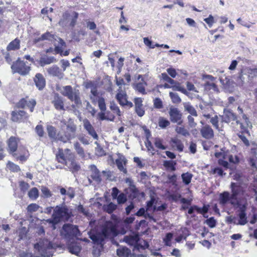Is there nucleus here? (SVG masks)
I'll return each instance as SVG.
<instances>
[{
  "mask_svg": "<svg viewBox=\"0 0 257 257\" xmlns=\"http://www.w3.org/2000/svg\"><path fill=\"white\" fill-rule=\"evenodd\" d=\"M118 231L116 228L111 224H107L103 227L101 232H95L89 234V237L94 244L99 246L100 248L94 250V255L99 256L100 249H102L103 245L106 239L116 236Z\"/></svg>",
  "mask_w": 257,
  "mask_h": 257,
  "instance_id": "obj_1",
  "label": "nucleus"
},
{
  "mask_svg": "<svg viewBox=\"0 0 257 257\" xmlns=\"http://www.w3.org/2000/svg\"><path fill=\"white\" fill-rule=\"evenodd\" d=\"M71 216V211L68 207L63 203L57 205L54 208L52 217L47 219L46 221L53 225H55L61 221H68Z\"/></svg>",
  "mask_w": 257,
  "mask_h": 257,
  "instance_id": "obj_2",
  "label": "nucleus"
},
{
  "mask_svg": "<svg viewBox=\"0 0 257 257\" xmlns=\"http://www.w3.org/2000/svg\"><path fill=\"white\" fill-rule=\"evenodd\" d=\"M57 245L46 238H41L34 244V248L40 254L46 257L53 255Z\"/></svg>",
  "mask_w": 257,
  "mask_h": 257,
  "instance_id": "obj_3",
  "label": "nucleus"
},
{
  "mask_svg": "<svg viewBox=\"0 0 257 257\" xmlns=\"http://www.w3.org/2000/svg\"><path fill=\"white\" fill-rule=\"evenodd\" d=\"M78 18V13L72 11H67L62 14L58 24L65 30L73 28L76 24Z\"/></svg>",
  "mask_w": 257,
  "mask_h": 257,
  "instance_id": "obj_4",
  "label": "nucleus"
},
{
  "mask_svg": "<svg viewBox=\"0 0 257 257\" xmlns=\"http://www.w3.org/2000/svg\"><path fill=\"white\" fill-rule=\"evenodd\" d=\"M58 90L62 95L67 97L70 101H74L77 106L81 104L80 93L78 90L73 89L70 85L62 86Z\"/></svg>",
  "mask_w": 257,
  "mask_h": 257,
  "instance_id": "obj_5",
  "label": "nucleus"
},
{
  "mask_svg": "<svg viewBox=\"0 0 257 257\" xmlns=\"http://www.w3.org/2000/svg\"><path fill=\"white\" fill-rule=\"evenodd\" d=\"M61 234L66 239L69 240L81 235L77 226L69 224H65L63 226Z\"/></svg>",
  "mask_w": 257,
  "mask_h": 257,
  "instance_id": "obj_6",
  "label": "nucleus"
},
{
  "mask_svg": "<svg viewBox=\"0 0 257 257\" xmlns=\"http://www.w3.org/2000/svg\"><path fill=\"white\" fill-rule=\"evenodd\" d=\"M27 63L20 60L19 58L11 66L13 73H18L21 75L25 76L28 74L31 70V67Z\"/></svg>",
  "mask_w": 257,
  "mask_h": 257,
  "instance_id": "obj_7",
  "label": "nucleus"
},
{
  "mask_svg": "<svg viewBox=\"0 0 257 257\" xmlns=\"http://www.w3.org/2000/svg\"><path fill=\"white\" fill-rule=\"evenodd\" d=\"M220 117L222 123L224 122L228 124L231 121L235 120L236 123L240 125V127L242 130L244 131L245 130V127L243 124L237 119L236 115L231 109L224 108L223 114L220 115Z\"/></svg>",
  "mask_w": 257,
  "mask_h": 257,
  "instance_id": "obj_8",
  "label": "nucleus"
},
{
  "mask_svg": "<svg viewBox=\"0 0 257 257\" xmlns=\"http://www.w3.org/2000/svg\"><path fill=\"white\" fill-rule=\"evenodd\" d=\"M65 152L69 153V154L67 155V160L64 164L73 173L78 172L80 169V166L76 161L75 155L71 153H69L70 150L68 149L65 150Z\"/></svg>",
  "mask_w": 257,
  "mask_h": 257,
  "instance_id": "obj_9",
  "label": "nucleus"
},
{
  "mask_svg": "<svg viewBox=\"0 0 257 257\" xmlns=\"http://www.w3.org/2000/svg\"><path fill=\"white\" fill-rule=\"evenodd\" d=\"M169 114L170 121L173 123H177L181 125L182 123V113L179 109L174 106H171L169 108Z\"/></svg>",
  "mask_w": 257,
  "mask_h": 257,
  "instance_id": "obj_10",
  "label": "nucleus"
},
{
  "mask_svg": "<svg viewBox=\"0 0 257 257\" xmlns=\"http://www.w3.org/2000/svg\"><path fill=\"white\" fill-rule=\"evenodd\" d=\"M230 204L235 208H238V211H246L248 205L246 199L244 198H237L236 200L231 199Z\"/></svg>",
  "mask_w": 257,
  "mask_h": 257,
  "instance_id": "obj_11",
  "label": "nucleus"
},
{
  "mask_svg": "<svg viewBox=\"0 0 257 257\" xmlns=\"http://www.w3.org/2000/svg\"><path fill=\"white\" fill-rule=\"evenodd\" d=\"M36 104V101L33 99H27L23 98L17 104V106L20 108H25L27 106L30 108L31 112H33Z\"/></svg>",
  "mask_w": 257,
  "mask_h": 257,
  "instance_id": "obj_12",
  "label": "nucleus"
},
{
  "mask_svg": "<svg viewBox=\"0 0 257 257\" xmlns=\"http://www.w3.org/2000/svg\"><path fill=\"white\" fill-rule=\"evenodd\" d=\"M28 117L27 113L23 110L14 111L12 113V120L15 122L25 121Z\"/></svg>",
  "mask_w": 257,
  "mask_h": 257,
  "instance_id": "obj_13",
  "label": "nucleus"
},
{
  "mask_svg": "<svg viewBox=\"0 0 257 257\" xmlns=\"http://www.w3.org/2000/svg\"><path fill=\"white\" fill-rule=\"evenodd\" d=\"M139 236L138 235L132 236H125L123 238V241L131 245H134V250L139 249Z\"/></svg>",
  "mask_w": 257,
  "mask_h": 257,
  "instance_id": "obj_14",
  "label": "nucleus"
},
{
  "mask_svg": "<svg viewBox=\"0 0 257 257\" xmlns=\"http://www.w3.org/2000/svg\"><path fill=\"white\" fill-rule=\"evenodd\" d=\"M200 133L202 137L207 140L211 139L214 137L213 130L208 124L204 125L201 128Z\"/></svg>",
  "mask_w": 257,
  "mask_h": 257,
  "instance_id": "obj_15",
  "label": "nucleus"
},
{
  "mask_svg": "<svg viewBox=\"0 0 257 257\" xmlns=\"http://www.w3.org/2000/svg\"><path fill=\"white\" fill-rule=\"evenodd\" d=\"M250 153L254 156L249 159V164L252 168V169H256V164L257 163V144L255 143H251Z\"/></svg>",
  "mask_w": 257,
  "mask_h": 257,
  "instance_id": "obj_16",
  "label": "nucleus"
},
{
  "mask_svg": "<svg viewBox=\"0 0 257 257\" xmlns=\"http://www.w3.org/2000/svg\"><path fill=\"white\" fill-rule=\"evenodd\" d=\"M126 163L127 160L123 155H119L115 160V164L118 169L125 174H126L127 172L126 169L125 168Z\"/></svg>",
  "mask_w": 257,
  "mask_h": 257,
  "instance_id": "obj_17",
  "label": "nucleus"
},
{
  "mask_svg": "<svg viewBox=\"0 0 257 257\" xmlns=\"http://www.w3.org/2000/svg\"><path fill=\"white\" fill-rule=\"evenodd\" d=\"M18 141L19 139L18 138L15 137H11L7 142L8 151L10 153L13 154L14 156H15L16 155L14 153L17 151Z\"/></svg>",
  "mask_w": 257,
  "mask_h": 257,
  "instance_id": "obj_18",
  "label": "nucleus"
},
{
  "mask_svg": "<svg viewBox=\"0 0 257 257\" xmlns=\"http://www.w3.org/2000/svg\"><path fill=\"white\" fill-rule=\"evenodd\" d=\"M89 168L91 172L90 177L97 183L101 181L100 172L94 165H91Z\"/></svg>",
  "mask_w": 257,
  "mask_h": 257,
  "instance_id": "obj_19",
  "label": "nucleus"
},
{
  "mask_svg": "<svg viewBox=\"0 0 257 257\" xmlns=\"http://www.w3.org/2000/svg\"><path fill=\"white\" fill-rule=\"evenodd\" d=\"M83 126L84 128L87 131L89 135H90L94 139L98 140V136L96 133L94 127L88 119H85L83 120Z\"/></svg>",
  "mask_w": 257,
  "mask_h": 257,
  "instance_id": "obj_20",
  "label": "nucleus"
},
{
  "mask_svg": "<svg viewBox=\"0 0 257 257\" xmlns=\"http://www.w3.org/2000/svg\"><path fill=\"white\" fill-rule=\"evenodd\" d=\"M52 103L54 107L58 110H64L63 98L58 94H55Z\"/></svg>",
  "mask_w": 257,
  "mask_h": 257,
  "instance_id": "obj_21",
  "label": "nucleus"
},
{
  "mask_svg": "<svg viewBox=\"0 0 257 257\" xmlns=\"http://www.w3.org/2000/svg\"><path fill=\"white\" fill-rule=\"evenodd\" d=\"M56 38L57 36L47 32L42 35L41 37L34 39L33 40V43L34 44H37L39 42L44 40H49L53 42L55 40H57Z\"/></svg>",
  "mask_w": 257,
  "mask_h": 257,
  "instance_id": "obj_22",
  "label": "nucleus"
},
{
  "mask_svg": "<svg viewBox=\"0 0 257 257\" xmlns=\"http://www.w3.org/2000/svg\"><path fill=\"white\" fill-rule=\"evenodd\" d=\"M35 85L39 90L43 89L46 85L45 79L41 73H37L34 78Z\"/></svg>",
  "mask_w": 257,
  "mask_h": 257,
  "instance_id": "obj_23",
  "label": "nucleus"
},
{
  "mask_svg": "<svg viewBox=\"0 0 257 257\" xmlns=\"http://www.w3.org/2000/svg\"><path fill=\"white\" fill-rule=\"evenodd\" d=\"M48 74L61 79L64 77V73L57 65H53L47 69Z\"/></svg>",
  "mask_w": 257,
  "mask_h": 257,
  "instance_id": "obj_24",
  "label": "nucleus"
},
{
  "mask_svg": "<svg viewBox=\"0 0 257 257\" xmlns=\"http://www.w3.org/2000/svg\"><path fill=\"white\" fill-rule=\"evenodd\" d=\"M143 100L141 98H137L135 100V110L139 116H142L145 114V110L143 107Z\"/></svg>",
  "mask_w": 257,
  "mask_h": 257,
  "instance_id": "obj_25",
  "label": "nucleus"
},
{
  "mask_svg": "<svg viewBox=\"0 0 257 257\" xmlns=\"http://www.w3.org/2000/svg\"><path fill=\"white\" fill-rule=\"evenodd\" d=\"M230 187L232 193L231 195V199L236 200V199H237V196L242 191L241 188L238 186L236 183L233 182L231 183Z\"/></svg>",
  "mask_w": 257,
  "mask_h": 257,
  "instance_id": "obj_26",
  "label": "nucleus"
},
{
  "mask_svg": "<svg viewBox=\"0 0 257 257\" xmlns=\"http://www.w3.org/2000/svg\"><path fill=\"white\" fill-rule=\"evenodd\" d=\"M231 200V195L228 192L224 191L219 195V203L222 205H225L227 203Z\"/></svg>",
  "mask_w": 257,
  "mask_h": 257,
  "instance_id": "obj_27",
  "label": "nucleus"
},
{
  "mask_svg": "<svg viewBox=\"0 0 257 257\" xmlns=\"http://www.w3.org/2000/svg\"><path fill=\"white\" fill-rule=\"evenodd\" d=\"M56 61V60L54 57L44 56L40 58L39 63L41 66L43 67L46 65L50 64Z\"/></svg>",
  "mask_w": 257,
  "mask_h": 257,
  "instance_id": "obj_28",
  "label": "nucleus"
},
{
  "mask_svg": "<svg viewBox=\"0 0 257 257\" xmlns=\"http://www.w3.org/2000/svg\"><path fill=\"white\" fill-rule=\"evenodd\" d=\"M117 255L119 257H129L131 255V250L126 247H121L116 250Z\"/></svg>",
  "mask_w": 257,
  "mask_h": 257,
  "instance_id": "obj_29",
  "label": "nucleus"
},
{
  "mask_svg": "<svg viewBox=\"0 0 257 257\" xmlns=\"http://www.w3.org/2000/svg\"><path fill=\"white\" fill-rule=\"evenodd\" d=\"M184 110L190 114V115L193 116H197L198 114L195 108L189 102L184 103L183 104Z\"/></svg>",
  "mask_w": 257,
  "mask_h": 257,
  "instance_id": "obj_30",
  "label": "nucleus"
},
{
  "mask_svg": "<svg viewBox=\"0 0 257 257\" xmlns=\"http://www.w3.org/2000/svg\"><path fill=\"white\" fill-rule=\"evenodd\" d=\"M116 98L120 105L122 106H125L126 103H127L126 95L125 93L121 92V90L117 93Z\"/></svg>",
  "mask_w": 257,
  "mask_h": 257,
  "instance_id": "obj_31",
  "label": "nucleus"
},
{
  "mask_svg": "<svg viewBox=\"0 0 257 257\" xmlns=\"http://www.w3.org/2000/svg\"><path fill=\"white\" fill-rule=\"evenodd\" d=\"M20 48V41L18 39H15L12 41L7 47L8 51L16 50L19 49Z\"/></svg>",
  "mask_w": 257,
  "mask_h": 257,
  "instance_id": "obj_32",
  "label": "nucleus"
},
{
  "mask_svg": "<svg viewBox=\"0 0 257 257\" xmlns=\"http://www.w3.org/2000/svg\"><path fill=\"white\" fill-rule=\"evenodd\" d=\"M80 245L77 243H71L69 245L68 249L71 253L77 254L81 250Z\"/></svg>",
  "mask_w": 257,
  "mask_h": 257,
  "instance_id": "obj_33",
  "label": "nucleus"
},
{
  "mask_svg": "<svg viewBox=\"0 0 257 257\" xmlns=\"http://www.w3.org/2000/svg\"><path fill=\"white\" fill-rule=\"evenodd\" d=\"M171 142L172 143L173 146L177 148L178 151L179 152H182L183 151L184 145L180 140L177 138H172Z\"/></svg>",
  "mask_w": 257,
  "mask_h": 257,
  "instance_id": "obj_34",
  "label": "nucleus"
},
{
  "mask_svg": "<svg viewBox=\"0 0 257 257\" xmlns=\"http://www.w3.org/2000/svg\"><path fill=\"white\" fill-rule=\"evenodd\" d=\"M128 189L130 192V194L128 195L130 198L134 199L138 197L139 191L134 185L131 184Z\"/></svg>",
  "mask_w": 257,
  "mask_h": 257,
  "instance_id": "obj_35",
  "label": "nucleus"
},
{
  "mask_svg": "<svg viewBox=\"0 0 257 257\" xmlns=\"http://www.w3.org/2000/svg\"><path fill=\"white\" fill-rule=\"evenodd\" d=\"M48 136L54 141H56L57 137L56 128L52 126L48 125L47 128Z\"/></svg>",
  "mask_w": 257,
  "mask_h": 257,
  "instance_id": "obj_36",
  "label": "nucleus"
},
{
  "mask_svg": "<svg viewBox=\"0 0 257 257\" xmlns=\"http://www.w3.org/2000/svg\"><path fill=\"white\" fill-rule=\"evenodd\" d=\"M145 85H147V83L145 82L134 84L133 86L134 88L139 92L143 94H146L147 93L146 92Z\"/></svg>",
  "mask_w": 257,
  "mask_h": 257,
  "instance_id": "obj_37",
  "label": "nucleus"
},
{
  "mask_svg": "<svg viewBox=\"0 0 257 257\" xmlns=\"http://www.w3.org/2000/svg\"><path fill=\"white\" fill-rule=\"evenodd\" d=\"M69 153H67L66 156L62 150H59L58 154H56V158L59 163L61 164H65L67 160V155Z\"/></svg>",
  "mask_w": 257,
  "mask_h": 257,
  "instance_id": "obj_38",
  "label": "nucleus"
},
{
  "mask_svg": "<svg viewBox=\"0 0 257 257\" xmlns=\"http://www.w3.org/2000/svg\"><path fill=\"white\" fill-rule=\"evenodd\" d=\"M238 216L239 217V221L237 224L245 225L247 223V217L245 211H239Z\"/></svg>",
  "mask_w": 257,
  "mask_h": 257,
  "instance_id": "obj_39",
  "label": "nucleus"
},
{
  "mask_svg": "<svg viewBox=\"0 0 257 257\" xmlns=\"http://www.w3.org/2000/svg\"><path fill=\"white\" fill-rule=\"evenodd\" d=\"M176 162L173 161H165L163 163V165L167 170H169L171 171H175L176 170Z\"/></svg>",
  "mask_w": 257,
  "mask_h": 257,
  "instance_id": "obj_40",
  "label": "nucleus"
},
{
  "mask_svg": "<svg viewBox=\"0 0 257 257\" xmlns=\"http://www.w3.org/2000/svg\"><path fill=\"white\" fill-rule=\"evenodd\" d=\"M74 147L76 150L77 154L81 158H83L85 157V155L84 149L81 146L80 144L78 142H75L74 144Z\"/></svg>",
  "mask_w": 257,
  "mask_h": 257,
  "instance_id": "obj_41",
  "label": "nucleus"
},
{
  "mask_svg": "<svg viewBox=\"0 0 257 257\" xmlns=\"http://www.w3.org/2000/svg\"><path fill=\"white\" fill-rule=\"evenodd\" d=\"M171 88L174 91H180L185 94H187L188 93L187 91L181 85V83L177 81L175 84L172 85Z\"/></svg>",
  "mask_w": 257,
  "mask_h": 257,
  "instance_id": "obj_42",
  "label": "nucleus"
},
{
  "mask_svg": "<svg viewBox=\"0 0 257 257\" xmlns=\"http://www.w3.org/2000/svg\"><path fill=\"white\" fill-rule=\"evenodd\" d=\"M64 124L66 126V131H68L69 132H71L75 135L76 125L73 122L69 121L67 123H66L65 122H64Z\"/></svg>",
  "mask_w": 257,
  "mask_h": 257,
  "instance_id": "obj_43",
  "label": "nucleus"
},
{
  "mask_svg": "<svg viewBox=\"0 0 257 257\" xmlns=\"http://www.w3.org/2000/svg\"><path fill=\"white\" fill-rule=\"evenodd\" d=\"M181 177L183 180V182L185 185H188L191 182L193 177V175L190 173L187 172L185 173H183L181 175Z\"/></svg>",
  "mask_w": 257,
  "mask_h": 257,
  "instance_id": "obj_44",
  "label": "nucleus"
},
{
  "mask_svg": "<svg viewBox=\"0 0 257 257\" xmlns=\"http://www.w3.org/2000/svg\"><path fill=\"white\" fill-rule=\"evenodd\" d=\"M169 96L171 99L172 102L173 103L179 104L181 102V99L177 93L170 92Z\"/></svg>",
  "mask_w": 257,
  "mask_h": 257,
  "instance_id": "obj_45",
  "label": "nucleus"
},
{
  "mask_svg": "<svg viewBox=\"0 0 257 257\" xmlns=\"http://www.w3.org/2000/svg\"><path fill=\"white\" fill-rule=\"evenodd\" d=\"M204 87L206 90L218 91L217 86L213 82L206 81L204 84Z\"/></svg>",
  "mask_w": 257,
  "mask_h": 257,
  "instance_id": "obj_46",
  "label": "nucleus"
},
{
  "mask_svg": "<svg viewBox=\"0 0 257 257\" xmlns=\"http://www.w3.org/2000/svg\"><path fill=\"white\" fill-rule=\"evenodd\" d=\"M159 126L162 128H165L170 124V121L167 119L160 117L158 121Z\"/></svg>",
  "mask_w": 257,
  "mask_h": 257,
  "instance_id": "obj_47",
  "label": "nucleus"
},
{
  "mask_svg": "<svg viewBox=\"0 0 257 257\" xmlns=\"http://www.w3.org/2000/svg\"><path fill=\"white\" fill-rule=\"evenodd\" d=\"M176 132L184 137H188L190 135L188 131L184 127L177 126L175 128Z\"/></svg>",
  "mask_w": 257,
  "mask_h": 257,
  "instance_id": "obj_48",
  "label": "nucleus"
},
{
  "mask_svg": "<svg viewBox=\"0 0 257 257\" xmlns=\"http://www.w3.org/2000/svg\"><path fill=\"white\" fill-rule=\"evenodd\" d=\"M29 197L32 199H36L39 196V191L37 188H33L29 192H28Z\"/></svg>",
  "mask_w": 257,
  "mask_h": 257,
  "instance_id": "obj_49",
  "label": "nucleus"
},
{
  "mask_svg": "<svg viewBox=\"0 0 257 257\" xmlns=\"http://www.w3.org/2000/svg\"><path fill=\"white\" fill-rule=\"evenodd\" d=\"M97 101L98 105L100 110L101 111H106V106L104 98L102 97H99Z\"/></svg>",
  "mask_w": 257,
  "mask_h": 257,
  "instance_id": "obj_50",
  "label": "nucleus"
},
{
  "mask_svg": "<svg viewBox=\"0 0 257 257\" xmlns=\"http://www.w3.org/2000/svg\"><path fill=\"white\" fill-rule=\"evenodd\" d=\"M56 141H60L64 143H66L69 141L67 137L62 132H60L57 134V137Z\"/></svg>",
  "mask_w": 257,
  "mask_h": 257,
  "instance_id": "obj_51",
  "label": "nucleus"
},
{
  "mask_svg": "<svg viewBox=\"0 0 257 257\" xmlns=\"http://www.w3.org/2000/svg\"><path fill=\"white\" fill-rule=\"evenodd\" d=\"M116 205L113 203L112 202L109 203L108 205L106 206H104V208L105 210L108 213H112L114 210L116 208Z\"/></svg>",
  "mask_w": 257,
  "mask_h": 257,
  "instance_id": "obj_52",
  "label": "nucleus"
},
{
  "mask_svg": "<svg viewBox=\"0 0 257 257\" xmlns=\"http://www.w3.org/2000/svg\"><path fill=\"white\" fill-rule=\"evenodd\" d=\"M110 109L113 111L114 113H116L118 116L121 115V112L119 107L113 101L110 102Z\"/></svg>",
  "mask_w": 257,
  "mask_h": 257,
  "instance_id": "obj_53",
  "label": "nucleus"
},
{
  "mask_svg": "<svg viewBox=\"0 0 257 257\" xmlns=\"http://www.w3.org/2000/svg\"><path fill=\"white\" fill-rule=\"evenodd\" d=\"M40 207L36 203H31L27 207V211L29 212L33 213L39 210Z\"/></svg>",
  "mask_w": 257,
  "mask_h": 257,
  "instance_id": "obj_54",
  "label": "nucleus"
},
{
  "mask_svg": "<svg viewBox=\"0 0 257 257\" xmlns=\"http://www.w3.org/2000/svg\"><path fill=\"white\" fill-rule=\"evenodd\" d=\"M7 166L10 170L13 172H18L20 171V168L19 166L13 162L9 161L8 163Z\"/></svg>",
  "mask_w": 257,
  "mask_h": 257,
  "instance_id": "obj_55",
  "label": "nucleus"
},
{
  "mask_svg": "<svg viewBox=\"0 0 257 257\" xmlns=\"http://www.w3.org/2000/svg\"><path fill=\"white\" fill-rule=\"evenodd\" d=\"M41 190L46 198H50L52 196V194L50 190L46 187L42 186L41 188Z\"/></svg>",
  "mask_w": 257,
  "mask_h": 257,
  "instance_id": "obj_56",
  "label": "nucleus"
},
{
  "mask_svg": "<svg viewBox=\"0 0 257 257\" xmlns=\"http://www.w3.org/2000/svg\"><path fill=\"white\" fill-rule=\"evenodd\" d=\"M86 109L88 110V111L91 114L92 116H94L95 113L96 112V109L92 106V105L90 104V103L86 101Z\"/></svg>",
  "mask_w": 257,
  "mask_h": 257,
  "instance_id": "obj_57",
  "label": "nucleus"
},
{
  "mask_svg": "<svg viewBox=\"0 0 257 257\" xmlns=\"http://www.w3.org/2000/svg\"><path fill=\"white\" fill-rule=\"evenodd\" d=\"M154 106L155 108L157 109H161L163 108V102L162 100L158 97L155 98L154 100Z\"/></svg>",
  "mask_w": 257,
  "mask_h": 257,
  "instance_id": "obj_58",
  "label": "nucleus"
},
{
  "mask_svg": "<svg viewBox=\"0 0 257 257\" xmlns=\"http://www.w3.org/2000/svg\"><path fill=\"white\" fill-rule=\"evenodd\" d=\"M154 144L155 146L158 149L161 150H166V147L162 145V140L160 138H155Z\"/></svg>",
  "mask_w": 257,
  "mask_h": 257,
  "instance_id": "obj_59",
  "label": "nucleus"
},
{
  "mask_svg": "<svg viewBox=\"0 0 257 257\" xmlns=\"http://www.w3.org/2000/svg\"><path fill=\"white\" fill-rule=\"evenodd\" d=\"M205 223H206L210 228H214L216 225V221L213 217H211L206 219Z\"/></svg>",
  "mask_w": 257,
  "mask_h": 257,
  "instance_id": "obj_60",
  "label": "nucleus"
},
{
  "mask_svg": "<svg viewBox=\"0 0 257 257\" xmlns=\"http://www.w3.org/2000/svg\"><path fill=\"white\" fill-rule=\"evenodd\" d=\"M95 144L97 145V147L95 148V152L97 155L99 156H102L105 155V152L103 149L100 147L99 144L95 142Z\"/></svg>",
  "mask_w": 257,
  "mask_h": 257,
  "instance_id": "obj_61",
  "label": "nucleus"
},
{
  "mask_svg": "<svg viewBox=\"0 0 257 257\" xmlns=\"http://www.w3.org/2000/svg\"><path fill=\"white\" fill-rule=\"evenodd\" d=\"M105 111H101V112H98L97 115V118L100 120H108L112 121L113 119V118H109L105 115L106 113L105 112Z\"/></svg>",
  "mask_w": 257,
  "mask_h": 257,
  "instance_id": "obj_62",
  "label": "nucleus"
},
{
  "mask_svg": "<svg viewBox=\"0 0 257 257\" xmlns=\"http://www.w3.org/2000/svg\"><path fill=\"white\" fill-rule=\"evenodd\" d=\"M173 237V234L171 232L167 233L164 238L165 245L167 246H171V240Z\"/></svg>",
  "mask_w": 257,
  "mask_h": 257,
  "instance_id": "obj_63",
  "label": "nucleus"
},
{
  "mask_svg": "<svg viewBox=\"0 0 257 257\" xmlns=\"http://www.w3.org/2000/svg\"><path fill=\"white\" fill-rule=\"evenodd\" d=\"M155 202V198L154 196H151L150 200L147 202V207L146 211L150 210L152 208L154 207V204Z\"/></svg>",
  "mask_w": 257,
  "mask_h": 257,
  "instance_id": "obj_64",
  "label": "nucleus"
}]
</instances>
